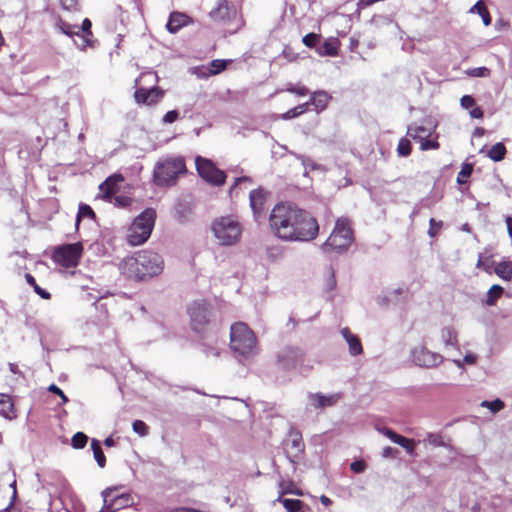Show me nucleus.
Segmentation results:
<instances>
[{"instance_id": "f257e3e1", "label": "nucleus", "mask_w": 512, "mask_h": 512, "mask_svg": "<svg viewBox=\"0 0 512 512\" xmlns=\"http://www.w3.org/2000/svg\"><path fill=\"white\" fill-rule=\"evenodd\" d=\"M269 225L274 235L284 241H311L319 232L317 220L292 203L276 204L270 213Z\"/></svg>"}, {"instance_id": "f03ea898", "label": "nucleus", "mask_w": 512, "mask_h": 512, "mask_svg": "<svg viewBox=\"0 0 512 512\" xmlns=\"http://www.w3.org/2000/svg\"><path fill=\"white\" fill-rule=\"evenodd\" d=\"M163 267L162 257L158 253L148 250L127 257L119 264V269L123 275L136 280L157 276L162 272Z\"/></svg>"}, {"instance_id": "7ed1b4c3", "label": "nucleus", "mask_w": 512, "mask_h": 512, "mask_svg": "<svg viewBox=\"0 0 512 512\" xmlns=\"http://www.w3.org/2000/svg\"><path fill=\"white\" fill-rule=\"evenodd\" d=\"M187 312L190 317L192 330L201 336L203 353L207 357H218L220 353L218 348L215 346V335L213 333H209L206 329L211 317L209 303L206 300L193 301L189 304Z\"/></svg>"}, {"instance_id": "20e7f679", "label": "nucleus", "mask_w": 512, "mask_h": 512, "mask_svg": "<svg viewBox=\"0 0 512 512\" xmlns=\"http://www.w3.org/2000/svg\"><path fill=\"white\" fill-rule=\"evenodd\" d=\"M230 348L240 360L250 359L257 354V338L247 324L237 322L231 325Z\"/></svg>"}, {"instance_id": "39448f33", "label": "nucleus", "mask_w": 512, "mask_h": 512, "mask_svg": "<svg viewBox=\"0 0 512 512\" xmlns=\"http://www.w3.org/2000/svg\"><path fill=\"white\" fill-rule=\"evenodd\" d=\"M184 173H186V166L183 157H166L155 164L153 180L159 187L172 186L176 183L179 175Z\"/></svg>"}, {"instance_id": "423d86ee", "label": "nucleus", "mask_w": 512, "mask_h": 512, "mask_svg": "<svg viewBox=\"0 0 512 512\" xmlns=\"http://www.w3.org/2000/svg\"><path fill=\"white\" fill-rule=\"evenodd\" d=\"M156 211L147 208L132 222L127 231V242L131 246L144 244L150 237L155 225Z\"/></svg>"}, {"instance_id": "0eeeda50", "label": "nucleus", "mask_w": 512, "mask_h": 512, "mask_svg": "<svg viewBox=\"0 0 512 512\" xmlns=\"http://www.w3.org/2000/svg\"><path fill=\"white\" fill-rule=\"evenodd\" d=\"M212 233L221 246H232L239 242L242 234V226L232 216L217 218L211 226Z\"/></svg>"}, {"instance_id": "6e6552de", "label": "nucleus", "mask_w": 512, "mask_h": 512, "mask_svg": "<svg viewBox=\"0 0 512 512\" xmlns=\"http://www.w3.org/2000/svg\"><path fill=\"white\" fill-rule=\"evenodd\" d=\"M353 241V231L347 218H339L335 223V227L323 243L322 250L324 252L335 251L337 253L345 252Z\"/></svg>"}, {"instance_id": "1a4fd4ad", "label": "nucleus", "mask_w": 512, "mask_h": 512, "mask_svg": "<svg viewBox=\"0 0 512 512\" xmlns=\"http://www.w3.org/2000/svg\"><path fill=\"white\" fill-rule=\"evenodd\" d=\"M210 17L223 25L232 24L233 27L228 28V32L234 33L240 27V19L238 18L237 9L232 2L227 0H220L217 2V6L213 8L210 13Z\"/></svg>"}, {"instance_id": "9d476101", "label": "nucleus", "mask_w": 512, "mask_h": 512, "mask_svg": "<svg viewBox=\"0 0 512 512\" xmlns=\"http://www.w3.org/2000/svg\"><path fill=\"white\" fill-rule=\"evenodd\" d=\"M83 245L81 242L65 244L54 249L53 260L65 268L76 267L82 256Z\"/></svg>"}, {"instance_id": "9b49d317", "label": "nucleus", "mask_w": 512, "mask_h": 512, "mask_svg": "<svg viewBox=\"0 0 512 512\" xmlns=\"http://www.w3.org/2000/svg\"><path fill=\"white\" fill-rule=\"evenodd\" d=\"M195 164L198 174L206 182L214 186H221L226 180V174L223 170L217 168L214 163L207 158L197 156Z\"/></svg>"}, {"instance_id": "f8f14e48", "label": "nucleus", "mask_w": 512, "mask_h": 512, "mask_svg": "<svg viewBox=\"0 0 512 512\" xmlns=\"http://www.w3.org/2000/svg\"><path fill=\"white\" fill-rule=\"evenodd\" d=\"M303 360V352L298 347L287 346L277 354L276 363L279 369L291 371Z\"/></svg>"}, {"instance_id": "ddd939ff", "label": "nucleus", "mask_w": 512, "mask_h": 512, "mask_svg": "<svg viewBox=\"0 0 512 512\" xmlns=\"http://www.w3.org/2000/svg\"><path fill=\"white\" fill-rule=\"evenodd\" d=\"M412 361L419 367L433 368L443 362V356L432 352L424 346H417L411 350Z\"/></svg>"}, {"instance_id": "4468645a", "label": "nucleus", "mask_w": 512, "mask_h": 512, "mask_svg": "<svg viewBox=\"0 0 512 512\" xmlns=\"http://www.w3.org/2000/svg\"><path fill=\"white\" fill-rule=\"evenodd\" d=\"M431 134L432 128H427L422 125L411 124L407 129V135L415 141H418L420 149L423 151L435 150L439 147V143L436 140L430 139Z\"/></svg>"}, {"instance_id": "2eb2a0df", "label": "nucleus", "mask_w": 512, "mask_h": 512, "mask_svg": "<svg viewBox=\"0 0 512 512\" xmlns=\"http://www.w3.org/2000/svg\"><path fill=\"white\" fill-rule=\"evenodd\" d=\"M304 447L300 432L291 430L287 439L284 441V450L290 462L295 463L300 459L304 452Z\"/></svg>"}, {"instance_id": "dca6fc26", "label": "nucleus", "mask_w": 512, "mask_h": 512, "mask_svg": "<svg viewBox=\"0 0 512 512\" xmlns=\"http://www.w3.org/2000/svg\"><path fill=\"white\" fill-rule=\"evenodd\" d=\"M341 399V393L324 395L322 393H309L308 405L314 409H323L335 405Z\"/></svg>"}, {"instance_id": "f3484780", "label": "nucleus", "mask_w": 512, "mask_h": 512, "mask_svg": "<svg viewBox=\"0 0 512 512\" xmlns=\"http://www.w3.org/2000/svg\"><path fill=\"white\" fill-rule=\"evenodd\" d=\"M266 196L267 192L262 188L254 189L249 194L250 207L257 219L263 213Z\"/></svg>"}, {"instance_id": "a211bd4d", "label": "nucleus", "mask_w": 512, "mask_h": 512, "mask_svg": "<svg viewBox=\"0 0 512 512\" xmlns=\"http://www.w3.org/2000/svg\"><path fill=\"white\" fill-rule=\"evenodd\" d=\"M331 99L332 97L328 92L324 90H318L311 94L310 100L306 103H309V107L313 106V110L316 113H321L327 108Z\"/></svg>"}, {"instance_id": "6ab92c4d", "label": "nucleus", "mask_w": 512, "mask_h": 512, "mask_svg": "<svg viewBox=\"0 0 512 512\" xmlns=\"http://www.w3.org/2000/svg\"><path fill=\"white\" fill-rule=\"evenodd\" d=\"M161 92L157 88H139L134 93V98L139 104L150 105L155 103L159 97H161Z\"/></svg>"}, {"instance_id": "aec40b11", "label": "nucleus", "mask_w": 512, "mask_h": 512, "mask_svg": "<svg viewBox=\"0 0 512 512\" xmlns=\"http://www.w3.org/2000/svg\"><path fill=\"white\" fill-rule=\"evenodd\" d=\"M190 22V17L182 12H172L169 16L168 22L166 24L167 30L175 34L181 28L188 25Z\"/></svg>"}, {"instance_id": "412c9836", "label": "nucleus", "mask_w": 512, "mask_h": 512, "mask_svg": "<svg viewBox=\"0 0 512 512\" xmlns=\"http://www.w3.org/2000/svg\"><path fill=\"white\" fill-rule=\"evenodd\" d=\"M341 335L348 344L349 354L351 356H358L363 353V348L359 337L351 333L349 328H342Z\"/></svg>"}, {"instance_id": "4be33fe9", "label": "nucleus", "mask_w": 512, "mask_h": 512, "mask_svg": "<svg viewBox=\"0 0 512 512\" xmlns=\"http://www.w3.org/2000/svg\"><path fill=\"white\" fill-rule=\"evenodd\" d=\"M123 180L121 175L109 176L99 185V190L103 193V198L110 200L118 190V184Z\"/></svg>"}, {"instance_id": "5701e85b", "label": "nucleus", "mask_w": 512, "mask_h": 512, "mask_svg": "<svg viewBox=\"0 0 512 512\" xmlns=\"http://www.w3.org/2000/svg\"><path fill=\"white\" fill-rule=\"evenodd\" d=\"M132 505V498L129 493H122L112 498L103 509L108 512H116L119 509L125 508Z\"/></svg>"}, {"instance_id": "b1692460", "label": "nucleus", "mask_w": 512, "mask_h": 512, "mask_svg": "<svg viewBox=\"0 0 512 512\" xmlns=\"http://www.w3.org/2000/svg\"><path fill=\"white\" fill-rule=\"evenodd\" d=\"M383 434L387 436L393 443L398 444L406 449L408 453H411L414 450L413 441L400 434H397L395 431L386 428L384 429Z\"/></svg>"}, {"instance_id": "393cba45", "label": "nucleus", "mask_w": 512, "mask_h": 512, "mask_svg": "<svg viewBox=\"0 0 512 512\" xmlns=\"http://www.w3.org/2000/svg\"><path fill=\"white\" fill-rule=\"evenodd\" d=\"M495 274L505 281H512V261L502 260L494 267Z\"/></svg>"}, {"instance_id": "a878e982", "label": "nucleus", "mask_w": 512, "mask_h": 512, "mask_svg": "<svg viewBox=\"0 0 512 512\" xmlns=\"http://www.w3.org/2000/svg\"><path fill=\"white\" fill-rule=\"evenodd\" d=\"M504 288L498 284H494L490 287L486 294L485 300H483V303L487 306H494L496 305L498 299L503 295Z\"/></svg>"}, {"instance_id": "bb28decb", "label": "nucleus", "mask_w": 512, "mask_h": 512, "mask_svg": "<svg viewBox=\"0 0 512 512\" xmlns=\"http://www.w3.org/2000/svg\"><path fill=\"white\" fill-rule=\"evenodd\" d=\"M441 339L445 346H458L457 331L451 326L443 327L441 329Z\"/></svg>"}, {"instance_id": "cd10ccee", "label": "nucleus", "mask_w": 512, "mask_h": 512, "mask_svg": "<svg viewBox=\"0 0 512 512\" xmlns=\"http://www.w3.org/2000/svg\"><path fill=\"white\" fill-rule=\"evenodd\" d=\"M289 153L291 155H293L296 159L301 161V164L304 167V175L305 176L308 174V169H310V170H320V171L324 170L322 165L317 164L311 158H309V157H307L305 155L297 154V153H294V152H289Z\"/></svg>"}, {"instance_id": "c85d7f7f", "label": "nucleus", "mask_w": 512, "mask_h": 512, "mask_svg": "<svg viewBox=\"0 0 512 512\" xmlns=\"http://www.w3.org/2000/svg\"><path fill=\"white\" fill-rule=\"evenodd\" d=\"M469 13H478L481 16L483 24L489 26L491 24V16L488 9L481 0L477 1L469 10Z\"/></svg>"}, {"instance_id": "c756f323", "label": "nucleus", "mask_w": 512, "mask_h": 512, "mask_svg": "<svg viewBox=\"0 0 512 512\" xmlns=\"http://www.w3.org/2000/svg\"><path fill=\"white\" fill-rule=\"evenodd\" d=\"M506 154V147L503 143L498 142L494 144L488 151L487 156L494 162L504 159Z\"/></svg>"}, {"instance_id": "7c9ffc66", "label": "nucleus", "mask_w": 512, "mask_h": 512, "mask_svg": "<svg viewBox=\"0 0 512 512\" xmlns=\"http://www.w3.org/2000/svg\"><path fill=\"white\" fill-rule=\"evenodd\" d=\"M91 449L93 451L94 459L96 460L98 466L100 468H104L106 465V457L101 448V443L97 439H92L91 441Z\"/></svg>"}, {"instance_id": "2f4dec72", "label": "nucleus", "mask_w": 512, "mask_h": 512, "mask_svg": "<svg viewBox=\"0 0 512 512\" xmlns=\"http://www.w3.org/2000/svg\"><path fill=\"white\" fill-rule=\"evenodd\" d=\"M56 28L63 34L73 37V36H80L79 27L77 25H72L62 19H60L56 23Z\"/></svg>"}, {"instance_id": "473e14b6", "label": "nucleus", "mask_w": 512, "mask_h": 512, "mask_svg": "<svg viewBox=\"0 0 512 512\" xmlns=\"http://www.w3.org/2000/svg\"><path fill=\"white\" fill-rule=\"evenodd\" d=\"M83 218H89V219L95 218V213H94L93 209L87 204L79 205L78 213H77L76 221H75L76 228L79 226V223Z\"/></svg>"}, {"instance_id": "72a5a7b5", "label": "nucleus", "mask_w": 512, "mask_h": 512, "mask_svg": "<svg viewBox=\"0 0 512 512\" xmlns=\"http://www.w3.org/2000/svg\"><path fill=\"white\" fill-rule=\"evenodd\" d=\"M278 500L283 504L287 512H300L303 507V502L298 499H282L279 497Z\"/></svg>"}, {"instance_id": "f704fd0d", "label": "nucleus", "mask_w": 512, "mask_h": 512, "mask_svg": "<svg viewBox=\"0 0 512 512\" xmlns=\"http://www.w3.org/2000/svg\"><path fill=\"white\" fill-rule=\"evenodd\" d=\"M473 172V164L464 162L461 166V170L457 175V183L465 184L467 179L471 176Z\"/></svg>"}, {"instance_id": "c9c22d12", "label": "nucleus", "mask_w": 512, "mask_h": 512, "mask_svg": "<svg viewBox=\"0 0 512 512\" xmlns=\"http://www.w3.org/2000/svg\"><path fill=\"white\" fill-rule=\"evenodd\" d=\"M309 109V103L300 104L282 115V118L285 120H289L295 117H298L305 113Z\"/></svg>"}, {"instance_id": "e433bc0d", "label": "nucleus", "mask_w": 512, "mask_h": 512, "mask_svg": "<svg viewBox=\"0 0 512 512\" xmlns=\"http://www.w3.org/2000/svg\"><path fill=\"white\" fill-rule=\"evenodd\" d=\"M0 403L3 404V407L0 409V415L5 417L6 419H12L15 416L13 415V403H11L8 397L4 399V396H2Z\"/></svg>"}, {"instance_id": "4c0bfd02", "label": "nucleus", "mask_w": 512, "mask_h": 512, "mask_svg": "<svg viewBox=\"0 0 512 512\" xmlns=\"http://www.w3.org/2000/svg\"><path fill=\"white\" fill-rule=\"evenodd\" d=\"M88 437L83 432H77L71 439V445L75 449H82L86 446Z\"/></svg>"}, {"instance_id": "58836bf2", "label": "nucleus", "mask_w": 512, "mask_h": 512, "mask_svg": "<svg viewBox=\"0 0 512 512\" xmlns=\"http://www.w3.org/2000/svg\"><path fill=\"white\" fill-rule=\"evenodd\" d=\"M397 153L401 157H407L411 153V144L409 139L401 138L397 146Z\"/></svg>"}, {"instance_id": "ea45409f", "label": "nucleus", "mask_w": 512, "mask_h": 512, "mask_svg": "<svg viewBox=\"0 0 512 512\" xmlns=\"http://www.w3.org/2000/svg\"><path fill=\"white\" fill-rule=\"evenodd\" d=\"M481 406L488 408L492 413H497L504 408V402L498 398L493 401L484 400Z\"/></svg>"}, {"instance_id": "a19ab883", "label": "nucleus", "mask_w": 512, "mask_h": 512, "mask_svg": "<svg viewBox=\"0 0 512 512\" xmlns=\"http://www.w3.org/2000/svg\"><path fill=\"white\" fill-rule=\"evenodd\" d=\"M226 66H227L226 60H220V59L213 60L210 63L209 73L211 75L219 74L220 72H222L223 70L226 69Z\"/></svg>"}, {"instance_id": "79ce46f5", "label": "nucleus", "mask_w": 512, "mask_h": 512, "mask_svg": "<svg viewBox=\"0 0 512 512\" xmlns=\"http://www.w3.org/2000/svg\"><path fill=\"white\" fill-rule=\"evenodd\" d=\"M466 73L470 77L482 78V77H489L491 74V70L489 68L483 66V67L469 69Z\"/></svg>"}, {"instance_id": "37998d69", "label": "nucleus", "mask_w": 512, "mask_h": 512, "mask_svg": "<svg viewBox=\"0 0 512 512\" xmlns=\"http://www.w3.org/2000/svg\"><path fill=\"white\" fill-rule=\"evenodd\" d=\"M286 91L289 93L296 94L298 96H306L309 93V89L305 87L304 85H294L292 83H289L286 87Z\"/></svg>"}, {"instance_id": "c03bdc74", "label": "nucleus", "mask_w": 512, "mask_h": 512, "mask_svg": "<svg viewBox=\"0 0 512 512\" xmlns=\"http://www.w3.org/2000/svg\"><path fill=\"white\" fill-rule=\"evenodd\" d=\"M132 428L140 436H146L148 433V426L142 420H135L132 423Z\"/></svg>"}, {"instance_id": "a18cd8bd", "label": "nucleus", "mask_w": 512, "mask_h": 512, "mask_svg": "<svg viewBox=\"0 0 512 512\" xmlns=\"http://www.w3.org/2000/svg\"><path fill=\"white\" fill-rule=\"evenodd\" d=\"M318 40H319V35H317L315 33H308L303 37L302 42L305 46L311 48L318 42Z\"/></svg>"}, {"instance_id": "49530a36", "label": "nucleus", "mask_w": 512, "mask_h": 512, "mask_svg": "<svg viewBox=\"0 0 512 512\" xmlns=\"http://www.w3.org/2000/svg\"><path fill=\"white\" fill-rule=\"evenodd\" d=\"M429 226H430L429 230H428L429 236L435 237L436 234L438 233V231L442 227V222L441 221L437 222L434 218H431L429 221Z\"/></svg>"}, {"instance_id": "de8ad7c7", "label": "nucleus", "mask_w": 512, "mask_h": 512, "mask_svg": "<svg viewBox=\"0 0 512 512\" xmlns=\"http://www.w3.org/2000/svg\"><path fill=\"white\" fill-rule=\"evenodd\" d=\"M350 469L354 472V473H362L365 471L366 469V464L363 460H356V461H353L351 464H350Z\"/></svg>"}, {"instance_id": "09e8293b", "label": "nucleus", "mask_w": 512, "mask_h": 512, "mask_svg": "<svg viewBox=\"0 0 512 512\" xmlns=\"http://www.w3.org/2000/svg\"><path fill=\"white\" fill-rule=\"evenodd\" d=\"M460 103H461V106L465 109H472L475 106V100L470 95L462 96Z\"/></svg>"}, {"instance_id": "8fccbe9b", "label": "nucleus", "mask_w": 512, "mask_h": 512, "mask_svg": "<svg viewBox=\"0 0 512 512\" xmlns=\"http://www.w3.org/2000/svg\"><path fill=\"white\" fill-rule=\"evenodd\" d=\"M48 390L54 394H57V396H59L61 398L62 403L68 402V397L64 394V392L57 385L51 384L48 387Z\"/></svg>"}, {"instance_id": "3c124183", "label": "nucleus", "mask_w": 512, "mask_h": 512, "mask_svg": "<svg viewBox=\"0 0 512 512\" xmlns=\"http://www.w3.org/2000/svg\"><path fill=\"white\" fill-rule=\"evenodd\" d=\"M120 488H122L121 485H119V486H111V487H107L106 489H104L101 492V495L103 497L104 505H106L110 501V500H108V498L111 495V493L114 492V491H118Z\"/></svg>"}, {"instance_id": "603ef678", "label": "nucleus", "mask_w": 512, "mask_h": 512, "mask_svg": "<svg viewBox=\"0 0 512 512\" xmlns=\"http://www.w3.org/2000/svg\"><path fill=\"white\" fill-rule=\"evenodd\" d=\"M178 116H179L178 111H176V110L168 111L163 116V122L164 123H173V122H175L178 119Z\"/></svg>"}, {"instance_id": "864d4df0", "label": "nucleus", "mask_w": 512, "mask_h": 512, "mask_svg": "<svg viewBox=\"0 0 512 512\" xmlns=\"http://www.w3.org/2000/svg\"><path fill=\"white\" fill-rule=\"evenodd\" d=\"M91 26H92L91 21L88 18H85L82 21V25L79 28V31L81 30L85 34L86 37L90 36V35H92Z\"/></svg>"}, {"instance_id": "5fc2aeb1", "label": "nucleus", "mask_w": 512, "mask_h": 512, "mask_svg": "<svg viewBox=\"0 0 512 512\" xmlns=\"http://www.w3.org/2000/svg\"><path fill=\"white\" fill-rule=\"evenodd\" d=\"M394 301L389 291H386L383 295L378 296L377 302L380 305H388L390 302Z\"/></svg>"}, {"instance_id": "6e6d98bb", "label": "nucleus", "mask_w": 512, "mask_h": 512, "mask_svg": "<svg viewBox=\"0 0 512 512\" xmlns=\"http://www.w3.org/2000/svg\"><path fill=\"white\" fill-rule=\"evenodd\" d=\"M60 3L63 7V9L71 11L75 9L77 5V0H60Z\"/></svg>"}, {"instance_id": "4d7b16f0", "label": "nucleus", "mask_w": 512, "mask_h": 512, "mask_svg": "<svg viewBox=\"0 0 512 512\" xmlns=\"http://www.w3.org/2000/svg\"><path fill=\"white\" fill-rule=\"evenodd\" d=\"M244 182H249V183H252V179L248 176H242V177H238L235 179V182L233 184V186L230 188V194L233 193V191L235 190L236 186L241 184V183H244Z\"/></svg>"}, {"instance_id": "13d9d810", "label": "nucleus", "mask_w": 512, "mask_h": 512, "mask_svg": "<svg viewBox=\"0 0 512 512\" xmlns=\"http://www.w3.org/2000/svg\"><path fill=\"white\" fill-rule=\"evenodd\" d=\"M428 441L434 446H439L442 443V437L439 434H429Z\"/></svg>"}, {"instance_id": "bf43d9fd", "label": "nucleus", "mask_w": 512, "mask_h": 512, "mask_svg": "<svg viewBox=\"0 0 512 512\" xmlns=\"http://www.w3.org/2000/svg\"><path fill=\"white\" fill-rule=\"evenodd\" d=\"M470 116L472 118H475V119H480L483 117V110L478 107V106H474L470 112H469Z\"/></svg>"}, {"instance_id": "052dcab7", "label": "nucleus", "mask_w": 512, "mask_h": 512, "mask_svg": "<svg viewBox=\"0 0 512 512\" xmlns=\"http://www.w3.org/2000/svg\"><path fill=\"white\" fill-rule=\"evenodd\" d=\"M10 487L13 488L12 499H11L9 505L6 508H4L2 512H8L10 510V508L13 506L14 500L16 498V494H17V492H16V481H13L11 483Z\"/></svg>"}, {"instance_id": "680f3d73", "label": "nucleus", "mask_w": 512, "mask_h": 512, "mask_svg": "<svg viewBox=\"0 0 512 512\" xmlns=\"http://www.w3.org/2000/svg\"><path fill=\"white\" fill-rule=\"evenodd\" d=\"M477 361V355L473 353H468L464 356L463 362L468 365H473Z\"/></svg>"}, {"instance_id": "e2e57ef3", "label": "nucleus", "mask_w": 512, "mask_h": 512, "mask_svg": "<svg viewBox=\"0 0 512 512\" xmlns=\"http://www.w3.org/2000/svg\"><path fill=\"white\" fill-rule=\"evenodd\" d=\"M34 287V291L43 299H49L50 293L39 287L37 284Z\"/></svg>"}, {"instance_id": "0e129e2a", "label": "nucleus", "mask_w": 512, "mask_h": 512, "mask_svg": "<svg viewBox=\"0 0 512 512\" xmlns=\"http://www.w3.org/2000/svg\"><path fill=\"white\" fill-rule=\"evenodd\" d=\"M395 452H397L396 449L392 448V447H385L382 451V456L384 458H390V457H394L395 455Z\"/></svg>"}, {"instance_id": "69168bd1", "label": "nucleus", "mask_w": 512, "mask_h": 512, "mask_svg": "<svg viewBox=\"0 0 512 512\" xmlns=\"http://www.w3.org/2000/svg\"><path fill=\"white\" fill-rule=\"evenodd\" d=\"M477 268H482L484 269L486 272L488 273H491L490 271V265L487 264V262L483 261L482 260V257L480 256L479 259H478V262H477Z\"/></svg>"}, {"instance_id": "338daca9", "label": "nucleus", "mask_w": 512, "mask_h": 512, "mask_svg": "<svg viewBox=\"0 0 512 512\" xmlns=\"http://www.w3.org/2000/svg\"><path fill=\"white\" fill-rule=\"evenodd\" d=\"M505 221L507 224V232H508L509 236L512 238V217L507 216Z\"/></svg>"}, {"instance_id": "774afa93", "label": "nucleus", "mask_w": 512, "mask_h": 512, "mask_svg": "<svg viewBox=\"0 0 512 512\" xmlns=\"http://www.w3.org/2000/svg\"><path fill=\"white\" fill-rule=\"evenodd\" d=\"M170 512H193V508L176 507V508H173Z\"/></svg>"}]
</instances>
